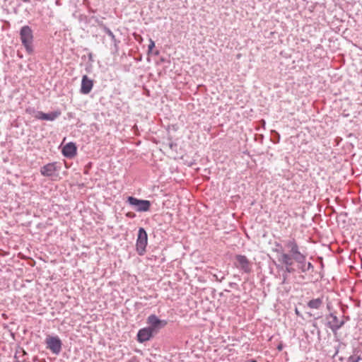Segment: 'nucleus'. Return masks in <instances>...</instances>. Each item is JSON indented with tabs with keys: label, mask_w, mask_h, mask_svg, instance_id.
Returning a JSON list of instances; mask_svg holds the SVG:
<instances>
[{
	"label": "nucleus",
	"mask_w": 362,
	"mask_h": 362,
	"mask_svg": "<svg viewBox=\"0 0 362 362\" xmlns=\"http://www.w3.org/2000/svg\"><path fill=\"white\" fill-rule=\"evenodd\" d=\"M20 37L21 42L23 45L25 47L26 51L29 54H32L33 52V35L31 28L28 25L23 26L21 29Z\"/></svg>",
	"instance_id": "f257e3e1"
},
{
	"label": "nucleus",
	"mask_w": 362,
	"mask_h": 362,
	"mask_svg": "<svg viewBox=\"0 0 362 362\" xmlns=\"http://www.w3.org/2000/svg\"><path fill=\"white\" fill-rule=\"evenodd\" d=\"M234 265L237 269L245 273H250L252 271V264L245 255H236Z\"/></svg>",
	"instance_id": "f03ea898"
},
{
	"label": "nucleus",
	"mask_w": 362,
	"mask_h": 362,
	"mask_svg": "<svg viewBox=\"0 0 362 362\" xmlns=\"http://www.w3.org/2000/svg\"><path fill=\"white\" fill-rule=\"evenodd\" d=\"M148 244V235L146 230L141 228L138 232L136 249L139 255H143L146 252V247Z\"/></svg>",
	"instance_id": "7ed1b4c3"
},
{
	"label": "nucleus",
	"mask_w": 362,
	"mask_h": 362,
	"mask_svg": "<svg viewBox=\"0 0 362 362\" xmlns=\"http://www.w3.org/2000/svg\"><path fill=\"white\" fill-rule=\"evenodd\" d=\"M47 348L53 354H59L62 351V343L57 336L48 335L45 339Z\"/></svg>",
	"instance_id": "20e7f679"
},
{
	"label": "nucleus",
	"mask_w": 362,
	"mask_h": 362,
	"mask_svg": "<svg viewBox=\"0 0 362 362\" xmlns=\"http://www.w3.org/2000/svg\"><path fill=\"white\" fill-rule=\"evenodd\" d=\"M127 202L129 204L136 206L138 211H148L150 209L151 202L148 200H141L134 197H129Z\"/></svg>",
	"instance_id": "39448f33"
},
{
	"label": "nucleus",
	"mask_w": 362,
	"mask_h": 362,
	"mask_svg": "<svg viewBox=\"0 0 362 362\" xmlns=\"http://www.w3.org/2000/svg\"><path fill=\"white\" fill-rule=\"evenodd\" d=\"M286 245L289 249L293 259L297 262H301L305 259V256L300 252L298 244L294 239L288 241Z\"/></svg>",
	"instance_id": "423d86ee"
},
{
	"label": "nucleus",
	"mask_w": 362,
	"mask_h": 362,
	"mask_svg": "<svg viewBox=\"0 0 362 362\" xmlns=\"http://www.w3.org/2000/svg\"><path fill=\"white\" fill-rule=\"evenodd\" d=\"M147 323L149 325V328L153 330L155 333L158 329L165 327L167 325V322L165 320H160L155 315H151L147 318Z\"/></svg>",
	"instance_id": "0eeeda50"
},
{
	"label": "nucleus",
	"mask_w": 362,
	"mask_h": 362,
	"mask_svg": "<svg viewBox=\"0 0 362 362\" xmlns=\"http://www.w3.org/2000/svg\"><path fill=\"white\" fill-rule=\"evenodd\" d=\"M293 256L284 252L283 251L279 252L277 257L278 261L283 265L286 266V269L288 272H291V267L293 265Z\"/></svg>",
	"instance_id": "6e6552de"
},
{
	"label": "nucleus",
	"mask_w": 362,
	"mask_h": 362,
	"mask_svg": "<svg viewBox=\"0 0 362 362\" xmlns=\"http://www.w3.org/2000/svg\"><path fill=\"white\" fill-rule=\"evenodd\" d=\"M59 168L57 163H49L40 168V173L45 177H53L56 175Z\"/></svg>",
	"instance_id": "1a4fd4ad"
},
{
	"label": "nucleus",
	"mask_w": 362,
	"mask_h": 362,
	"mask_svg": "<svg viewBox=\"0 0 362 362\" xmlns=\"http://www.w3.org/2000/svg\"><path fill=\"white\" fill-rule=\"evenodd\" d=\"M61 115V111L57 110L50 113H45L42 111L36 112L35 117L40 120L54 121Z\"/></svg>",
	"instance_id": "9d476101"
},
{
	"label": "nucleus",
	"mask_w": 362,
	"mask_h": 362,
	"mask_svg": "<svg viewBox=\"0 0 362 362\" xmlns=\"http://www.w3.org/2000/svg\"><path fill=\"white\" fill-rule=\"evenodd\" d=\"M154 333L149 327L142 328L137 333V341L140 343L147 341L153 337Z\"/></svg>",
	"instance_id": "9b49d317"
},
{
	"label": "nucleus",
	"mask_w": 362,
	"mask_h": 362,
	"mask_svg": "<svg viewBox=\"0 0 362 362\" xmlns=\"http://www.w3.org/2000/svg\"><path fill=\"white\" fill-rule=\"evenodd\" d=\"M93 86V80L90 79L86 75L83 76L81 81V92L83 94H88Z\"/></svg>",
	"instance_id": "f8f14e48"
},
{
	"label": "nucleus",
	"mask_w": 362,
	"mask_h": 362,
	"mask_svg": "<svg viewBox=\"0 0 362 362\" xmlns=\"http://www.w3.org/2000/svg\"><path fill=\"white\" fill-rule=\"evenodd\" d=\"M77 148L74 143L69 142L62 148V153L67 158H73L76 154Z\"/></svg>",
	"instance_id": "ddd939ff"
},
{
	"label": "nucleus",
	"mask_w": 362,
	"mask_h": 362,
	"mask_svg": "<svg viewBox=\"0 0 362 362\" xmlns=\"http://www.w3.org/2000/svg\"><path fill=\"white\" fill-rule=\"evenodd\" d=\"M329 317V327L332 330V332L335 333L337 330L344 325V321L339 320L337 317L333 314H330Z\"/></svg>",
	"instance_id": "4468645a"
},
{
	"label": "nucleus",
	"mask_w": 362,
	"mask_h": 362,
	"mask_svg": "<svg viewBox=\"0 0 362 362\" xmlns=\"http://www.w3.org/2000/svg\"><path fill=\"white\" fill-rule=\"evenodd\" d=\"M323 304V300L322 298H318L315 299L310 300L308 303V306L311 309H318Z\"/></svg>",
	"instance_id": "2eb2a0df"
},
{
	"label": "nucleus",
	"mask_w": 362,
	"mask_h": 362,
	"mask_svg": "<svg viewBox=\"0 0 362 362\" xmlns=\"http://www.w3.org/2000/svg\"><path fill=\"white\" fill-rule=\"evenodd\" d=\"M361 359V357L356 355H354L350 356L349 358V362H358Z\"/></svg>",
	"instance_id": "dca6fc26"
},
{
	"label": "nucleus",
	"mask_w": 362,
	"mask_h": 362,
	"mask_svg": "<svg viewBox=\"0 0 362 362\" xmlns=\"http://www.w3.org/2000/svg\"><path fill=\"white\" fill-rule=\"evenodd\" d=\"M154 47H155V42H154L153 40H152L151 39L150 41H149V45H148V51L151 52Z\"/></svg>",
	"instance_id": "f3484780"
},
{
	"label": "nucleus",
	"mask_w": 362,
	"mask_h": 362,
	"mask_svg": "<svg viewBox=\"0 0 362 362\" xmlns=\"http://www.w3.org/2000/svg\"><path fill=\"white\" fill-rule=\"evenodd\" d=\"M127 362H139L138 358L136 356L132 357Z\"/></svg>",
	"instance_id": "a211bd4d"
},
{
	"label": "nucleus",
	"mask_w": 362,
	"mask_h": 362,
	"mask_svg": "<svg viewBox=\"0 0 362 362\" xmlns=\"http://www.w3.org/2000/svg\"><path fill=\"white\" fill-rule=\"evenodd\" d=\"M277 349H278L279 351H282V349H283V344H282V343H280V344L278 345V346H277Z\"/></svg>",
	"instance_id": "6ab92c4d"
},
{
	"label": "nucleus",
	"mask_w": 362,
	"mask_h": 362,
	"mask_svg": "<svg viewBox=\"0 0 362 362\" xmlns=\"http://www.w3.org/2000/svg\"><path fill=\"white\" fill-rule=\"evenodd\" d=\"M127 216H129V217H133L134 215V214H132L131 213H128V214H127Z\"/></svg>",
	"instance_id": "aec40b11"
},
{
	"label": "nucleus",
	"mask_w": 362,
	"mask_h": 362,
	"mask_svg": "<svg viewBox=\"0 0 362 362\" xmlns=\"http://www.w3.org/2000/svg\"><path fill=\"white\" fill-rule=\"evenodd\" d=\"M24 2H29L30 0H23Z\"/></svg>",
	"instance_id": "412c9836"
},
{
	"label": "nucleus",
	"mask_w": 362,
	"mask_h": 362,
	"mask_svg": "<svg viewBox=\"0 0 362 362\" xmlns=\"http://www.w3.org/2000/svg\"><path fill=\"white\" fill-rule=\"evenodd\" d=\"M26 112H29V113H30V111L28 109H27V110H26Z\"/></svg>",
	"instance_id": "4be33fe9"
}]
</instances>
